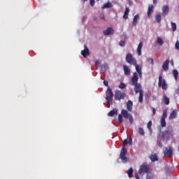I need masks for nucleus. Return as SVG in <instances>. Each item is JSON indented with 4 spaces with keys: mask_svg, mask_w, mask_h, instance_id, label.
I'll list each match as a JSON object with an SVG mask.
<instances>
[{
    "mask_svg": "<svg viewBox=\"0 0 179 179\" xmlns=\"http://www.w3.org/2000/svg\"><path fill=\"white\" fill-rule=\"evenodd\" d=\"M138 80H139V76L138 75V73L134 72L131 79V83L132 86H134V92L136 94L141 93V92H143L142 85L140 83H138Z\"/></svg>",
    "mask_w": 179,
    "mask_h": 179,
    "instance_id": "obj_1",
    "label": "nucleus"
},
{
    "mask_svg": "<svg viewBox=\"0 0 179 179\" xmlns=\"http://www.w3.org/2000/svg\"><path fill=\"white\" fill-rule=\"evenodd\" d=\"M106 94L108 96H106V100L108 104H113V98L114 97V93H113V90L111 87H108Z\"/></svg>",
    "mask_w": 179,
    "mask_h": 179,
    "instance_id": "obj_2",
    "label": "nucleus"
},
{
    "mask_svg": "<svg viewBox=\"0 0 179 179\" xmlns=\"http://www.w3.org/2000/svg\"><path fill=\"white\" fill-rule=\"evenodd\" d=\"M126 62L130 65H136V59L134 58V56L131 53H128L126 56Z\"/></svg>",
    "mask_w": 179,
    "mask_h": 179,
    "instance_id": "obj_3",
    "label": "nucleus"
},
{
    "mask_svg": "<svg viewBox=\"0 0 179 179\" xmlns=\"http://www.w3.org/2000/svg\"><path fill=\"white\" fill-rule=\"evenodd\" d=\"M127 150L125 147L122 148L120 152V159L123 162V163H127L128 162V158L127 157Z\"/></svg>",
    "mask_w": 179,
    "mask_h": 179,
    "instance_id": "obj_4",
    "label": "nucleus"
},
{
    "mask_svg": "<svg viewBox=\"0 0 179 179\" xmlns=\"http://www.w3.org/2000/svg\"><path fill=\"white\" fill-rule=\"evenodd\" d=\"M122 115L124 117V118L128 119L129 122H134V117H132V115L128 113V111L125 109H122L121 111Z\"/></svg>",
    "mask_w": 179,
    "mask_h": 179,
    "instance_id": "obj_5",
    "label": "nucleus"
},
{
    "mask_svg": "<svg viewBox=\"0 0 179 179\" xmlns=\"http://www.w3.org/2000/svg\"><path fill=\"white\" fill-rule=\"evenodd\" d=\"M149 165L146 163H143L138 169V174H142V173H149Z\"/></svg>",
    "mask_w": 179,
    "mask_h": 179,
    "instance_id": "obj_6",
    "label": "nucleus"
},
{
    "mask_svg": "<svg viewBox=\"0 0 179 179\" xmlns=\"http://www.w3.org/2000/svg\"><path fill=\"white\" fill-rule=\"evenodd\" d=\"M158 86L162 87L163 90H167V84L166 83V80H163L162 76H159Z\"/></svg>",
    "mask_w": 179,
    "mask_h": 179,
    "instance_id": "obj_7",
    "label": "nucleus"
},
{
    "mask_svg": "<svg viewBox=\"0 0 179 179\" xmlns=\"http://www.w3.org/2000/svg\"><path fill=\"white\" fill-rule=\"evenodd\" d=\"M115 100H124L125 99V93L122 92L119 90L115 92Z\"/></svg>",
    "mask_w": 179,
    "mask_h": 179,
    "instance_id": "obj_8",
    "label": "nucleus"
},
{
    "mask_svg": "<svg viewBox=\"0 0 179 179\" xmlns=\"http://www.w3.org/2000/svg\"><path fill=\"white\" fill-rule=\"evenodd\" d=\"M164 156L165 157H173V148H165L164 150Z\"/></svg>",
    "mask_w": 179,
    "mask_h": 179,
    "instance_id": "obj_9",
    "label": "nucleus"
},
{
    "mask_svg": "<svg viewBox=\"0 0 179 179\" xmlns=\"http://www.w3.org/2000/svg\"><path fill=\"white\" fill-rule=\"evenodd\" d=\"M84 50L81 51V55L84 58H86V57L90 55V52L89 51V48H87V46L86 45H84Z\"/></svg>",
    "mask_w": 179,
    "mask_h": 179,
    "instance_id": "obj_10",
    "label": "nucleus"
},
{
    "mask_svg": "<svg viewBox=\"0 0 179 179\" xmlns=\"http://www.w3.org/2000/svg\"><path fill=\"white\" fill-rule=\"evenodd\" d=\"M104 36H110V34H114V29L111 27H108L106 30L103 31Z\"/></svg>",
    "mask_w": 179,
    "mask_h": 179,
    "instance_id": "obj_11",
    "label": "nucleus"
},
{
    "mask_svg": "<svg viewBox=\"0 0 179 179\" xmlns=\"http://www.w3.org/2000/svg\"><path fill=\"white\" fill-rule=\"evenodd\" d=\"M133 106H134V103L132 102V101H128L127 103V111H129V113H131Z\"/></svg>",
    "mask_w": 179,
    "mask_h": 179,
    "instance_id": "obj_12",
    "label": "nucleus"
},
{
    "mask_svg": "<svg viewBox=\"0 0 179 179\" xmlns=\"http://www.w3.org/2000/svg\"><path fill=\"white\" fill-rule=\"evenodd\" d=\"M153 9H155V6H153V5L148 6V17H152V13H153Z\"/></svg>",
    "mask_w": 179,
    "mask_h": 179,
    "instance_id": "obj_13",
    "label": "nucleus"
},
{
    "mask_svg": "<svg viewBox=\"0 0 179 179\" xmlns=\"http://www.w3.org/2000/svg\"><path fill=\"white\" fill-rule=\"evenodd\" d=\"M134 66H136V71L137 73H138V76L140 78H142V68L141 67V66L136 64Z\"/></svg>",
    "mask_w": 179,
    "mask_h": 179,
    "instance_id": "obj_14",
    "label": "nucleus"
},
{
    "mask_svg": "<svg viewBox=\"0 0 179 179\" xmlns=\"http://www.w3.org/2000/svg\"><path fill=\"white\" fill-rule=\"evenodd\" d=\"M170 64V60H166L163 65H162V68L164 69V71H169V64Z\"/></svg>",
    "mask_w": 179,
    "mask_h": 179,
    "instance_id": "obj_15",
    "label": "nucleus"
},
{
    "mask_svg": "<svg viewBox=\"0 0 179 179\" xmlns=\"http://www.w3.org/2000/svg\"><path fill=\"white\" fill-rule=\"evenodd\" d=\"M169 14V6H164L162 8V16H166Z\"/></svg>",
    "mask_w": 179,
    "mask_h": 179,
    "instance_id": "obj_16",
    "label": "nucleus"
},
{
    "mask_svg": "<svg viewBox=\"0 0 179 179\" xmlns=\"http://www.w3.org/2000/svg\"><path fill=\"white\" fill-rule=\"evenodd\" d=\"M123 69H124V75H126L127 76L129 75H131V70L129 69V68L127 65L123 66Z\"/></svg>",
    "mask_w": 179,
    "mask_h": 179,
    "instance_id": "obj_17",
    "label": "nucleus"
},
{
    "mask_svg": "<svg viewBox=\"0 0 179 179\" xmlns=\"http://www.w3.org/2000/svg\"><path fill=\"white\" fill-rule=\"evenodd\" d=\"M143 43L142 42H140V43L138 44V46L137 48V54L138 55L141 56L142 55V47H143Z\"/></svg>",
    "mask_w": 179,
    "mask_h": 179,
    "instance_id": "obj_18",
    "label": "nucleus"
},
{
    "mask_svg": "<svg viewBox=\"0 0 179 179\" xmlns=\"http://www.w3.org/2000/svg\"><path fill=\"white\" fill-rule=\"evenodd\" d=\"M173 118H177V110H173L169 116V120H173Z\"/></svg>",
    "mask_w": 179,
    "mask_h": 179,
    "instance_id": "obj_19",
    "label": "nucleus"
},
{
    "mask_svg": "<svg viewBox=\"0 0 179 179\" xmlns=\"http://www.w3.org/2000/svg\"><path fill=\"white\" fill-rule=\"evenodd\" d=\"M113 6V3H111L110 2H108V3H106L103 7H102V9H107V8H110Z\"/></svg>",
    "mask_w": 179,
    "mask_h": 179,
    "instance_id": "obj_20",
    "label": "nucleus"
},
{
    "mask_svg": "<svg viewBox=\"0 0 179 179\" xmlns=\"http://www.w3.org/2000/svg\"><path fill=\"white\" fill-rule=\"evenodd\" d=\"M138 20H139V15H136L133 20V26H135L136 24H138Z\"/></svg>",
    "mask_w": 179,
    "mask_h": 179,
    "instance_id": "obj_21",
    "label": "nucleus"
},
{
    "mask_svg": "<svg viewBox=\"0 0 179 179\" xmlns=\"http://www.w3.org/2000/svg\"><path fill=\"white\" fill-rule=\"evenodd\" d=\"M139 93V96H138V101L139 103H143V91H141Z\"/></svg>",
    "mask_w": 179,
    "mask_h": 179,
    "instance_id": "obj_22",
    "label": "nucleus"
},
{
    "mask_svg": "<svg viewBox=\"0 0 179 179\" xmlns=\"http://www.w3.org/2000/svg\"><path fill=\"white\" fill-rule=\"evenodd\" d=\"M128 15H129V8H126L123 15V19H128Z\"/></svg>",
    "mask_w": 179,
    "mask_h": 179,
    "instance_id": "obj_23",
    "label": "nucleus"
},
{
    "mask_svg": "<svg viewBox=\"0 0 179 179\" xmlns=\"http://www.w3.org/2000/svg\"><path fill=\"white\" fill-rule=\"evenodd\" d=\"M164 103L166 105V106H169V104H170V98H169L167 96V95L164 94Z\"/></svg>",
    "mask_w": 179,
    "mask_h": 179,
    "instance_id": "obj_24",
    "label": "nucleus"
},
{
    "mask_svg": "<svg viewBox=\"0 0 179 179\" xmlns=\"http://www.w3.org/2000/svg\"><path fill=\"white\" fill-rule=\"evenodd\" d=\"M164 134L166 138H170V136H173V131L165 130Z\"/></svg>",
    "mask_w": 179,
    "mask_h": 179,
    "instance_id": "obj_25",
    "label": "nucleus"
},
{
    "mask_svg": "<svg viewBox=\"0 0 179 179\" xmlns=\"http://www.w3.org/2000/svg\"><path fill=\"white\" fill-rule=\"evenodd\" d=\"M117 114H118V112H117V110H110V111L108 113V115L109 117H113V115H117Z\"/></svg>",
    "mask_w": 179,
    "mask_h": 179,
    "instance_id": "obj_26",
    "label": "nucleus"
},
{
    "mask_svg": "<svg viewBox=\"0 0 179 179\" xmlns=\"http://www.w3.org/2000/svg\"><path fill=\"white\" fill-rule=\"evenodd\" d=\"M127 174L129 178H132L134 174V169L132 168H130L127 171Z\"/></svg>",
    "mask_w": 179,
    "mask_h": 179,
    "instance_id": "obj_27",
    "label": "nucleus"
},
{
    "mask_svg": "<svg viewBox=\"0 0 179 179\" xmlns=\"http://www.w3.org/2000/svg\"><path fill=\"white\" fill-rule=\"evenodd\" d=\"M151 162H157V155L156 154L152 155L150 157Z\"/></svg>",
    "mask_w": 179,
    "mask_h": 179,
    "instance_id": "obj_28",
    "label": "nucleus"
},
{
    "mask_svg": "<svg viewBox=\"0 0 179 179\" xmlns=\"http://www.w3.org/2000/svg\"><path fill=\"white\" fill-rule=\"evenodd\" d=\"M159 136L160 138L162 139V141H164V139H166V134H164V133L163 131H161L159 134Z\"/></svg>",
    "mask_w": 179,
    "mask_h": 179,
    "instance_id": "obj_29",
    "label": "nucleus"
},
{
    "mask_svg": "<svg viewBox=\"0 0 179 179\" xmlns=\"http://www.w3.org/2000/svg\"><path fill=\"white\" fill-rule=\"evenodd\" d=\"M172 31H176L177 30V24L175 22H171Z\"/></svg>",
    "mask_w": 179,
    "mask_h": 179,
    "instance_id": "obj_30",
    "label": "nucleus"
},
{
    "mask_svg": "<svg viewBox=\"0 0 179 179\" xmlns=\"http://www.w3.org/2000/svg\"><path fill=\"white\" fill-rule=\"evenodd\" d=\"M155 19L157 20V22H158L159 23H160V22H162V15L157 14L155 15Z\"/></svg>",
    "mask_w": 179,
    "mask_h": 179,
    "instance_id": "obj_31",
    "label": "nucleus"
},
{
    "mask_svg": "<svg viewBox=\"0 0 179 179\" xmlns=\"http://www.w3.org/2000/svg\"><path fill=\"white\" fill-rule=\"evenodd\" d=\"M157 43L159 44V45H162L163 44V39H162V38L160 37H158L157 38Z\"/></svg>",
    "mask_w": 179,
    "mask_h": 179,
    "instance_id": "obj_32",
    "label": "nucleus"
},
{
    "mask_svg": "<svg viewBox=\"0 0 179 179\" xmlns=\"http://www.w3.org/2000/svg\"><path fill=\"white\" fill-rule=\"evenodd\" d=\"M118 121L120 124H122V122H124V119L122 117V115H118Z\"/></svg>",
    "mask_w": 179,
    "mask_h": 179,
    "instance_id": "obj_33",
    "label": "nucleus"
},
{
    "mask_svg": "<svg viewBox=\"0 0 179 179\" xmlns=\"http://www.w3.org/2000/svg\"><path fill=\"white\" fill-rule=\"evenodd\" d=\"M173 75L175 79H177V78L178 76V71L177 70H173Z\"/></svg>",
    "mask_w": 179,
    "mask_h": 179,
    "instance_id": "obj_34",
    "label": "nucleus"
},
{
    "mask_svg": "<svg viewBox=\"0 0 179 179\" xmlns=\"http://www.w3.org/2000/svg\"><path fill=\"white\" fill-rule=\"evenodd\" d=\"M161 126L162 128H164V127H166V120L161 119Z\"/></svg>",
    "mask_w": 179,
    "mask_h": 179,
    "instance_id": "obj_35",
    "label": "nucleus"
},
{
    "mask_svg": "<svg viewBox=\"0 0 179 179\" xmlns=\"http://www.w3.org/2000/svg\"><path fill=\"white\" fill-rule=\"evenodd\" d=\"M119 87L120 89H125L127 87V85L124 84V83H120Z\"/></svg>",
    "mask_w": 179,
    "mask_h": 179,
    "instance_id": "obj_36",
    "label": "nucleus"
},
{
    "mask_svg": "<svg viewBox=\"0 0 179 179\" xmlns=\"http://www.w3.org/2000/svg\"><path fill=\"white\" fill-rule=\"evenodd\" d=\"M166 117H167V112L166 111H164L162 117V120H166Z\"/></svg>",
    "mask_w": 179,
    "mask_h": 179,
    "instance_id": "obj_37",
    "label": "nucleus"
},
{
    "mask_svg": "<svg viewBox=\"0 0 179 179\" xmlns=\"http://www.w3.org/2000/svg\"><path fill=\"white\" fill-rule=\"evenodd\" d=\"M127 145H128V140L124 139L122 143V148H125V146H127Z\"/></svg>",
    "mask_w": 179,
    "mask_h": 179,
    "instance_id": "obj_38",
    "label": "nucleus"
},
{
    "mask_svg": "<svg viewBox=\"0 0 179 179\" xmlns=\"http://www.w3.org/2000/svg\"><path fill=\"white\" fill-rule=\"evenodd\" d=\"M139 134L140 135L143 136L145 135V131L142 128H139Z\"/></svg>",
    "mask_w": 179,
    "mask_h": 179,
    "instance_id": "obj_39",
    "label": "nucleus"
},
{
    "mask_svg": "<svg viewBox=\"0 0 179 179\" xmlns=\"http://www.w3.org/2000/svg\"><path fill=\"white\" fill-rule=\"evenodd\" d=\"M153 175L152 173H148L146 176V179H152Z\"/></svg>",
    "mask_w": 179,
    "mask_h": 179,
    "instance_id": "obj_40",
    "label": "nucleus"
},
{
    "mask_svg": "<svg viewBox=\"0 0 179 179\" xmlns=\"http://www.w3.org/2000/svg\"><path fill=\"white\" fill-rule=\"evenodd\" d=\"M120 47H125V41H120L119 43Z\"/></svg>",
    "mask_w": 179,
    "mask_h": 179,
    "instance_id": "obj_41",
    "label": "nucleus"
},
{
    "mask_svg": "<svg viewBox=\"0 0 179 179\" xmlns=\"http://www.w3.org/2000/svg\"><path fill=\"white\" fill-rule=\"evenodd\" d=\"M175 48H176V50H179V41H178L176 42Z\"/></svg>",
    "mask_w": 179,
    "mask_h": 179,
    "instance_id": "obj_42",
    "label": "nucleus"
},
{
    "mask_svg": "<svg viewBox=\"0 0 179 179\" xmlns=\"http://www.w3.org/2000/svg\"><path fill=\"white\" fill-rule=\"evenodd\" d=\"M147 127L148 128V129H150V128H152V121H149L148 122Z\"/></svg>",
    "mask_w": 179,
    "mask_h": 179,
    "instance_id": "obj_43",
    "label": "nucleus"
},
{
    "mask_svg": "<svg viewBox=\"0 0 179 179\" xmlns=\"http://www.w3.org/2000/svg\"><path fill=\"white\" fill-rule=\"evenodd\" d=\"M148 61L150 62L151 65H153V64H155V62L153 61V59H152V58H148Z\"/></svg>",
    "mask_w": 179,
    "mask_h": 179,
    "instance_id": "obj_44",
    "label": "nucleus"
},
{
    "mask_svg": "<svg viewBox=\"0 0 179 179\" xmlns=\"http://www.w3.org/2000/svg\"><path fill=\"white\" fill-rule=\"evenodd\" d=\"M95 1L94 0H90V5L94 6Z\"/></svg>",
    "mask_w": 179,
    "mask_h": 179,
    "instance_id": "obj_45",
    "label": "nucleus"
},
{
    "mask_svg": "<svg viewBox=\"0 0 179 179\" xmlns=\"http://www.w3.org/2000/svg\"><path fill=\"white\" fill-rule=\"evenodd\" d=\"M128 143L130 144V145H132V137L129 138Z\"/></svg>",
    "mask_w": 179,
    "mask_h": 179,
    "instance_id": "obj_46",
    "label": "nucleus"
},
{
    "mask_svg": "<svg viewBox=\"0 0 179 179\" xmlns=\"http://www.w3.org/2000/svg\"><path fill=\"white\" fill-rule=\"evenodd\" d=\"M103 85H104L105 86H106L107 87H108V81L104 80V81H103Z\"/></svg>",
    "mask_w": 179,
    "mask_h": 179,
    "instance_id": "obj_47",
    "label": "nucleus"
},
{
    "mask_svg": "<svg viewBox=\"0 0 179 179\" xmlns=\"http://www.w3.org/2000/svg\"><path fill=\"white\" fill-rule=\"evenodd\" d=\"M95 65H96V66H99V65H100V62L99 60H96L95 62Z\"/></svg>",
    "mask_w": 179,
    "mask_h": 179,
    "instance_id": "obj_48",
    "label": "nucleus"
},
{
    "mask_svg": "<svg viewBox=\"0 0 179 179\" xmlns=\"http://www.w3.org/2000/svg\"><path fill=\"white\" fill-rule=\"evenodd\" d=\"M157 143H158V146H159V148H162L163 145L162 144V142L157 141Z\"/></svg>",
    "mask_w": 179,
    "mask_h": 179,
    "instance_id": "obj_49",
    "label": "nucleus"
},
{
    "mask_svg": "<svg viewBox=\"0 0 179 179\" xmlns=\"http://www.w3.org/2000/svg\"><path fill=\"white\" fill-rule=\"evenodd\" d=\"M152 114L153 115H155V114H156V108H152Z\"/></svg>",
    "mask_w": 179,
    "mask_h": 179,
    "instance_id": "obj_50",
    "label": "nucleus"
},
{
    "mask_svg": "<svg viewBox=\"0 0 179 179\" xmlns=\"http://www.w3.org/2000/svg\"><path fill=\"white\" fill-rule=\"evenodd\" d=\"M135 177H136V179H141V178H139V175H138V173H135Z\"/></svg>",
    "mask_w": 179,
    "mask_h": 179,
    "instance_id": "obj_51",
    "label": "nucleus"
},
{
    "mask_svg": "<svg viewBox=\"0 0 179 179\" xmlns=\"http://www.w3.org/2000/svg\"><path fill=\"white\" fill-rule=\"evenodd\" d=\"M153 3H157V0H153Z\"/></svg>",
    "mask_w": 179,
    "mask_h": 179,
    "instance_id": "obj_52",
    "label": "nucleus"
},
{
    "mask_svg": "<svg viewBox=\"0 0 179 179\" xmlns=\"http://www.w3.org/2000/svg\"><path fill=\"white\" fill-rule=\"evenodd\" d=\"M101 19H103L104 20V17H102Z\"/></svg>",
    "mask_w": 179,
    "mask_h": 179,
    "instance_id": "obj_53",
    "label": "nucleus"
},
{
    "mask_svg": "<svg viewBox=\"0 0 179 179\" xmlns=\"http://www.w3.org/2000/svg\"><path fill=\"white\" fill-rule=\"evenodd\" d=\"M96 1H100V0H96Z\"/></svg>",
    "mask_w": 179,
    "mask_h": 179,
    "instance_id": "obj_54",
    "label": "nucleus"
}]
</instances>
